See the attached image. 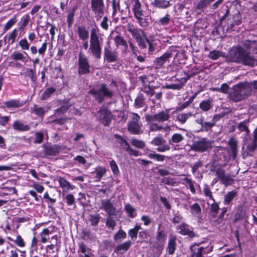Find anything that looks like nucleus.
<instances>
[{
  "label": "nucleus",
  "mask_w": 257,
  "mask_h": 257,
  "mask_svg": "<svg viewBox=\"0 0 257 257\" xmlns=\"http://www.w3.org/2000/svg\"><path fill=\"white\" fill-rule=\"evenodd\" d=\"M254 44V41L245 40L243 42V47L237 46L232 48L229 52L228 60L250 67L256 65L257 60L247 52Z\"/></svg>",
  "instance_id": "obj_1"
},
{
  "label": "nucleus",
  "mask_w": 257,
  "mask_h": 257,
  "mask_svg": "<svg viewBox=\"0 0 257 257\" xmlns=\"http://www.w3.org/2000/svg\"><path fill=\"white\" fill-rule=\"evenodd\" d=\"M99 30L97 28H93L90 32V46L88 53L97 59H99L101 55V44L103 39L98 35Z\"/></svg>",
  "instance_id": "obj_2"
},
{
  "label": "nucleus",
  "mask_w": 257,
  "mask_h": 257,
  "mask_svg": "<svg viewBox=\"0 0 257 257\" xmlns=\"http://www.w3.org/2000/svg\"><path fill=\"white\" fill-rule=\"evenodd\" d=\"M250 87L248 82H240L234 85L229 94V98L234 102H238L250 95Z\"/></svg>",
  "instance_id": "obj_3"
},
{
  "label": "nucleus",
  "mask_w": 257,
  "mask_h": 257,
  "mask_svg": "<svg viewBox=\"0 0 257 257\" xmlns=\"http://www.w3.org/2000/svg\"><path fill=\"white\" fill-rule=\"evenodd\" d=\"M134 5L132 9L134 17L137 20V22L143 28L147 27L149 25V22L141 8V4L139 0H134Z\"/></svg>",
  "instance_id": "obj_4"
},
{
  "label": "nucleus",
  "mask_w": 257,
  "mask_h": 257,
  "mask_svg": "<svg viewBox=\"0 0 257 257\" xmlns=\"http://www.w3.org/2000/svg\"><path fill=\"white\" fill-rule=\"evenodd\" d=\"M131 120L127 124L128 131L133 135H138L141 134L143 132L141 131L142 124L140 121V116L136 113L132 112L130 113Z\"/></svg>",
  "instance_id": "obj_5"
},
{
  "label": "nucleus",
  "mask_w": 257,
  "mask_h": 257,
  "mask_svg": "<svg viewBox=\"0 0 257 257\" xmlns=\"http://www.w3.org/2000/svg\"><path fill=\"white\" fill-rule=\"evenodd\" d=\"M89 93L99 103L103 101L104 97H111L113 95L112 92L107 89L106 85L104 83L100 85L99 89H92Z\"/></svg>",
  "instance_id": "obj_6"
},
{
  "label": "nucleus",
  "mask_w": 257,
  "mask_h": 257,
  "mask_svg": "<svg viewBox=\"0 0 257 257\" xmlns=\"http://www.w3.org/2000/svg\"><path fill=\"white\" fill-rule=\"evenodd\" d=\"M213 141L204 138L195 142L192 146L193 150L196 152H203L212 148Z\"/></svg>",
  "instance_id": "obj_7"
},
{
  "label": "nucleus",
  "mask_w": 257,
  "mask_h": 257,
  "mask_svg": "<svg viewBox=\"0 0 257 257\" xmlns=\"http://www.w3.org/2000/svg\"><path fill=\"white\" fill-rule=\"evenodd\" d=\"M145 117L146 121L148 122L154 121L163 122L168 120L170 117V115L169 111L165 110L153 115L146 114Z\"/></svg>",
  "instance_id": "obj_8"
},
{
  "label": "nucleus",
  "mask_w": 257,
  "mask_h": 257,
  "mask_svg": "<svg viewBox=\"0 0 257 257\" xmlns=\"http://www.w3.org/2000/svg\"><path fill=\"white\" fill-rule=\"evenodd\" d=\"M78 67V72L80 75L87 74L89 72L90 65L88 59L84 55L81 53L79 54Z\"/></svg>",
  "instance_id": "obj_9"
},
{
  "label": "nucleus",
  "mask_w": 257,
  "mask_h": 257,
  "mask_svg": "<svg viewBox=\"0 0 257 257\" xmlns=\"http://www.w3.org/2000/svg\"><path fill=\"white\" fill-rule=\"evenodd\" d=\"M190 257H204V255L212 251V247L208 248L203 246L199 247L198 245H193L190 246Z\"/></svg>",
  "instance_id": "obj_10"
},
{
  "label": "nucleus",
  "mask_w": 257,
  "mask_h": 257,
  "mask_svg": "<svg viewBox=\"0 0 257 257\" xmlns=\"http://www.w3.org/2000/svg\"><path fill=\"white\" fill-rule=\"evenodd\" d=\"M99 208L105 211L109 216L116 214V208L109 199H102Z\"/></svg>",
  "instance_id": "obj_11"
},
{
  "label": "nucleus",
  "mask_w": 257,
  "mask_h": 257,
  "mask_svg": "<svg viewBox=\"0 0 257 257\" xmlns=\"http://www.w3.org/2000/svg\"><path fill=\"white\" fill-rule=\"evenodd\" d=\"M99 121L104 125H108L112 118V115L109 110L105 108H102L98 111Z\"/></svg>",
  "instance_id": "obj_12"
},
{
  "label": "nucleus",
  "mask_w": 257,
  "mask_h": 257,
  "mask_svg": "<svg viewBox=\"0 0 257 257\" xmlns=\"http://www.w3.org/2000/svg\"><path fill=\"white\" fill-rule=\"evenodd\" d=\"M214 172L223 184L227 186L232 183L233 180L229 174H226L225 171L222 169L217 168L214 170Z\"/></svg>",
  "instance_id": "obj_13"
},
{
  "label": "nucleus",
  "mask_w": 257,
  "mask_h": 257,
  "mask_svg": "<svg viewBox=\"0 0 257 257\" xmlns=\"http://www.w3.org/2000/svg\"><path fill=\"white\" fill-rule=\"evenodd\" d=\"M173 53L171 51H167L161 56L156 58L154 61L155 68L159 69L162 68L164 64L169 61Z\"/></svg>",
  "instance_id": "obj_14"
},
{
  "label": "nucleus",
  "mask_w": 257,
  "mask_h": 257,
  "mask_svg": "<svg viewBox=\"0 0 257 257\" xmlns=\"http://www.w3.org/2000/svg\"><path fill=\"white\" fill-rule=\"evenodd\" d=\"M127 29L135 40L138 39V38L142 36H144L146 41H148L147 35L143 30L139 29L136 27L134 25L130 23L127 25Z\"/></svg>",
  "instance_id": "obj_15"
},
{
  "label": "nucleus",
  "mask_w": 257,
  "mask_h": 257,
  "mask_svg": "<svg viewBox=\"0 0 257 257\" xmlns=\"http://www.w3.org/2000/svg\"><path fill=\"white\" fill-rule=\"evenodd\" d=\"M91 6L95 14L99 18L102 17L104 9L103 0H91Z\"/></svg>",
  "instance_id": "obj_16"
},
{
  "label": "nucleus",
  "mask_w": 257,
  "mask_h": 257,
  "mask_svg": "<svg viewBox=\"0 0 257 257\" xmlns=\"http://www.w3.org/2000/svg\"><path fill=\"white\" fill-rule=\"evenodd\" d=\"M177 229L179 230L178 232L183 235H188L190 237L195 236V233L193 231L192 228L188 224L182 223L177 227Z\"/></svg>",
  "instance_id": "obj_17"
},
{
  "label": "nucleus",
  "mask_w": 257,
  "mask_h": 257,
  "mask_svg": "<svg viewBox=\"0 0 257 257\" xmlns=\"http://www.w3.org/2000/svg\"><path fill=\"white\" fill-rule=\"evenodd\" d=\"M190 76L188 74L185 73V76L182 77L180 79H177L176 80L180 82L179 83L177 84H170L165 86V88L167 89H171L173 90H180L181 89L184 85L186 83L187 81L190 78Z\"/></svg>",
  "instance_id": "obj_18"
},
{
  "label": "nucleus",
  "mask_w": 257,
  "mask_h": 257,
  "mask_svg": "<svg viewBox=\"0 0 257 257\" xmlns=\"http://www.w3.org/2000/svg\"><path fill=\"white\" fill-rule=\"evenodd\" d=\"M165 239L166 235L164 233V231L163 230L158 231L156 236V240L158 245L157 248L158 249V251L160 252V253H161L162 250L164 248Z\"/></svg>",
  "instance_id": "obj_19"
},
{
  "label": "nucleus",
  "mask_w": 257,
  "mask_h": 257,
  "mask_svg": "<svg viewBox=\"0 0 257 257\" xmlns=\"http://www.w3.org/2000/svg\"><path fill=\"white\" fill-rule=\"evenodd\" d=\"M58 181L63 192H67L70 190L74 189L75 188V186L71 185L65 178L59 177Z\"/></svg>",
  "instance_id": "obj_20"
},
{
  "label": "nucleus",
  "mask_w": 257,
  "mask_h": 257,
  "mask_svg": "<svg viewBox=\"0 0 257 257\" xmlns=\"http://www.w3.org/2000/svg\"><path fill=\"white\" fill-rule=\"evenodd\" d=\"M115 44L117 47L119 46L122 47L123 49V51L126 52L128 49V45L126 41L120 36V35H117L113 39Z\"/></svg>",
  "instance_id": "obj_21"
},
{
  "label": "nucleus",
  "mask_w": 257,
  "mask_h": 257,
  "mask_svg": "<svg viewBox=\"0 0 257 257\" xmlns=\"http://www.w3.org/2000/svg\"><path fill=\"white\" fill-rule=\"evenodd\" d=\"M60 150V147L57 145L47 146L45 147L44 153L46 155L55 156L58 154Z\"/></svg>",
  "instance_id": "obj_22"
},
{
  "label": "nucleus",
  "mask_w": 257,
  "mask_h": 257,
  "mask_svg": "<svg viewBox=\"0 0 257 257\" xmlns=\"http://www.w3.org/2000/svg\"><path fill=\"white\" fill-rule=\"evenodd\" d=\"M176 237L173 235H170L169 238L168 243L167 250L169 254H174L176 247Z\"/></svg>",
  "instance_id": "obj_23"
},
{
  "label": "nucleus",
  "mask_w": 257,
  "mask_h": 257,
  "mask_svg": "<svg viewBox=\"0 0 257 257\" xmlns=\"http://www.w3.org/2000/svg\"><path fill=\"white\" fill-rule=\"evenodd\" d=\"M3 103L7 108L9 109L19 108L24 105V103L17 99L9 100Z\"/></svg>",
  "instance_id": "obj_24"
},
{
  "label": "nucleus",
  "mask_w": 257,
  "mask_h": 257,
  "mask_svg": "<svg viewBox=\"0 0 257 257\" xmlns=\"http://www.w3.org/2000/svg\"><path fill=\"white\" fill-rule=\"evenodd\" d=\"M104 57L106 60L109 62L115 61L117 59V53L115 51H111L108 48L104 49Z\"/></svg>",
  "instance_id": "obj_25"
},
{
  "label": "nucleus",
  "mask_w": 257,
  "mask_h": 257,
  "mask_svg": "<svg viewBox=\"0 0 257 257\" xmlns=\"http://www.w3.org/2000/svg\"><path fill=\"white\" fill-rule=\"evenodd\" d=\"M237 192L235 191H231L228 192L224 197L223 204L225 205L231 206L232 201L234 198L236 196Z\"/></svg>",
  "instance_id": "obj_26"
},
{
  "label": "nucleus",
  "mask_w": 257,
  "mask_h": 257,
  "mask_svg": "<svg viewBox=\"0 0 257 257\" xmlns=\"http://www.w3.org/2000/svg\"><path fill=\"white\" fill-rule=\"evenodd\" d=\"M77 33L79 38L82 41L87 40L89 37V32L83 26H79L77 28Z\"/></svg>",
  "instance_id": "obj_27"
},
{
  "label": "nucleus",
  "mask_w": 257,
  "mask_h": 257,
  "mask_svg": "<svg viewBox=\"0 0 257 257\" xmlns=\"http://www.w3.org/2000/svg\"><path fill=\"white\" fill-rule=\"evenodd\" d=\"M132 244V242L131 240H128L122 243L117 245L114 249V252H118L119 251H127Z\"/></svg>",
  "instance_id": "obj_28"
},
{
  "label": "nucleus",
  "mask_w": 257,
  "mask_h": 257,
  "mask_svg": "<svg viewBox=\"0 0 257 257\" xmlns=\"http://www.w3.org/2000/svg\"><path fill=\"white\" fill-rule=\"evenodd\" d=\"M50 231L48 228H43L39 234L40 241L43 243L47 242L50 238Z\"/></svg>",
  "instance_id": "obj_29"
},
{
  "label": "nucleus",
  "mask_w": 257,
  "mask_h": 257,
  "mask_svg": "<svg viewBox=\"0 0 257 257\" xmlns=\"http://www.w3.org/2000/svg\"><path fill=\"white\" fill-rule=\"evenodd\" d=\"M184 137L180 134L175 133L172 135L171 138L169 140L168 142L171 145L181 143L184 140Z\"/></svg>",
  "instance_id": "obj_30"
},
{
  "label": "nucleus",
  "mask_w": 257,
  "mask_h": 257,
  "mask_svg": "<svg viewBox=\"0 0 257 257\" xmlns=\"http://www.w3.org/2000/svg\"><path fill=\"white\" fill-rule=\"evenodd\" d=\"M145 105V98L143 94L139 93L135 100L134 106L136 108H139Z\"/></svg>",
  "instance_id": "obj_31"
},
{
  "label": "nucleus",
  "mask_w": 257,
  "mask_h": 257,
  "mask_svg": "<svg viewBox=\"0 0 257 257\" xmlns=\"http://www.w3.org/2000/svg\"><path fill=\"white\" fill-rule=\"evenodd\" d=\"M30 21V17L28 14L24 15L18 23L19 30H23L27 27Z\"/></svg>",
  "instance_id": "obj_32"
},
{
  "label": "nucleus",
  "mask_w": 257,
  "mask_h": 257,
  "mask_svg": "<svg viewBox=\"0 0 257 257\" xmlns=\"http://www.w3.org/2000/svg\"><path fill=\"white\" fill-rule=\"evenodd\" d=\"M231 153L235 157L237 151V141L233 137L231 138L228 142Z\"/></svg>",
  "instance_id": "obj_33"
},
{
  "label": "nucleus",
  "mask_w": 257,
  "mask_h": 257,
  "mask_svg": "<svg viewBox=\"0 0 257 257\" xmlns=\"http://www.w3.org/2000/svg\"><path fill=\"white\" fill-rule=\"evenodd\" d=\"M13 127L14 130L18 131H28L30 130V126L22 123L19 120L14 121Z\"/></svg>",
  "instance_id": "obj_34"
},
{
  "label": "nucleus",
  "mask_w": 257,
  "mask_h": 257,
  "mask_svg": "<svg viewBox=\"0 0 257 257\" xmlns=\"http://www.w3.org/2000/svg\"><path fill=\"white\" fill-rule=\"evenodd\" d=\"M193 115L194 114L191 112L180 113L177 116L176 120L181 123L184 124L189 117Z\"/></svg>",
  "instance_id": "obj_35"
},
{
  "label": "nucleus",
  "mask_w": 257,
  "mask_h": 257,
  "mask_svg": "<svg viewBox=\"0 0 257 257\" xmlns=\"http://www.w3.org/2000/svg\"><path fill=\"white\" fill-rule=\"evenodd\" d=\"M24 54L26 55H28L27 53L25 52L22 53L20 51H15L11 55V57L14 61H21L24 62L25 61L26 58L25 56H24Z\"/></svg>",
  "instance_id": "obj_36"
},
{
  "label": "nucleus",
  "mask_w": 257,
  "mask_h": 257,
  "mask_svg": "<svg viewBox=\"0 0 257 257\" xmlns=\"http://www.w3.org/2000/svg\"><path fill=\"white\" fill-rule=\"evenodd\" d=\"M106 169L101 166L97 167L95 169L96 173L95 178L97 181H100L101 178L105 174Z\"/></svg>",
  "instance_id": "obj_37"
},
{
  "label": "nucleus",
  "mask_w": 257,
  "mask_h": 257,
  "mask_svg": "<svg viewBox=\"0 0 257 257\" xmlns=\"http://www.w3.org/2000/svg\"><path fill=\"white\" fill-rule=\"evenodd\" d=\"M191 213L195 216H199L201 213V209L198 203L190 206Z\"/></svg>",
  "instance_id": "obj_38"
},
{
  "label": "nucleus",
  "mask_w": 257,
  "mask_h": 257,
  "mask_svg": "<svg viewBox=\"0 0 257 257\" xmlns=\"http://www.w3.org/2000/svg\"><path fill=\"white\" fill-rule=\"evenodd\" d=\"M124 210L128 214L130 217L134 218L137 216L136 212V209L133 207L131 204H126L124 206Z\"/></svg>",
  "instance_id": "obj_39"
},
{
  "label": "nucleus",
  "mask_w": 257,
  "mask_h": 257,
  "mask_svg": "<svg viewBox=\"0 0 257 257\" xmlns=\"http://www.w3.org/2000/svg\"><path fill=\"white\" fill-rule=\"evenodd\" d=\"M253 139L251 144L247 146V150L249 152H253L257 147V129L254 132Z\"/></svg>",
  "instance_id": "obj_40"
},
{
  "label": "nucleus",
  "mask_w": 257,
  "mask_h": 257,
  "mask_svg": "<svg viewBox=\"0 0 257 257\" xmlns=\"http://www.w3.org/2000/svg\"><path fill=\"white\" fill-rule=\"evenodd\" d=\"M141 228V225H136L133 228L129 230L128 234L132 240H135L137 238L138 231Z\"/></svg>",
  "instance_id": "obj_41"
},
{
  "label": "nucleus",
  "mask_w": 257,
  "mask_h": 257,
  "mask_svg": "<svg viewBox=\"0 0 257 257\" xmlns=\"http://www.w3.org/2000/svg\"><path fill=\"white\" fill-rule=\"evenodd\" d=\"M220 57H224L223 53L215 50L211 51L208 54V57L213 60H217Z\"/></svg>",
  "instance_id": "obj_42"
},
{
  "label": "nucleus",
  "mask_w": 257,
  "mask_h": 257,
  "mask_svg": "<svg viewBox=\"0 0 257 257\" xmlns=\"http://www.w3.org/2000/svg\"><path fill=\"white\" fill-rule=\"evenodd\" d=\"M154 5L160 8L166 9L170 6V0H155Z\"/></svg>",
  "instance_id": "obj_43"
},
{
  "label": "nucleus",
  "mask_w": 257,
  "mask_h": 257,
  "mask_svg": "<svg viewBox=\"0 0 257 257\" xmlns=\"http://www.w3.org/2000/svg\"><path fill=\"white\" fill-rule=\"evenodd\" d=\"M77 253L78 257H84L83 254L85 253L87 247L83 242H80L78 243Z\"/></svg>",
  "instance_id": "obj_44"
},
{
  "label": "nucleus",
  "mask_w": 257,
  "mask_h": 257,
  "mask_svg": "<svg viewBox=\"0 0 257 257\" xmlns=\"http://www.w3.org/2000/svg\"><path fill=\"white\" fill-rule=\"evenodd\" d=\"M247 121L246 120L243 121L238 123L237 128L240 132H244L246 136L249 134V130L247 125Z\"/></svg>",
  "instance_id": "obj_45"
},
{
  "label": "nucleus",
  "mask_w": 257,
  "mask_h": 257,
  "mask_svg": "<svg viewBox=\"0 0 257 257\" xmlns=\"http://www.w3.org/2000/svg\"><path fill=\"white\" fill-rule=\"evenodd\" d=\"M211 107V101L209 99L202 101L199 104V108L203 111H208Z\"/></svg>",
  "instance_id": "obj_46"
},
{
  "label": "nucleus",
  "mask_w": 257,
  "mask_h": 257,
  "mask_svg": "<svg viewBox=\"0 0 257 257\" xmlns=\"http://www.w3.org/2000/svg\"><path fill=\"white\" fill-rule=\"evenodd\" d=\"M17 22V18L16 15H15L9 21L7 22L4 28V32H6L9 30L14 24Z\"/></svg>",
  "instance_id": "obj_47"
},
{
  "label": "nucleus",
  "mask_w": 257,
  "mask_h": 257,
  "mask_svg": "<svg viewBox=\"0 0 257 257\" xmlns=\"http://www.w3.org/2000/svg\"><path fill=\"white\" fill-rule=\"evenodd\" d=\"M171 20V16L169 14H167L166 15L160 18L157 23L158 25H161V26H166L169 24Z\"/></svg>",
  "instance_id": "obj_48"
},
{
  "label": "nucleus",
  "mask_w": 257,
  "mask_h": 257,
  "mask_svg": "<svg viewBox=\"0 0 257 257\" xmlns=\"http://www.w3.org/2000/svg\"><path fill=\"white\" fill-rule=\"evenodd\" d=\"M55 91L56 89L54 87H49L47 88L43 92L41 97V99H47L53 93L55 92Z\"/></svg>",
  "instance_id": "obj_49"
},
{
  "label": "nucleus",
  "mask_w": 257,
  "mask_h": 257,
  "mask_svg": "<svg viewBox=\"0 0 257 257\" xmlns=\"http://www.w3.org/2000/svg\"><path fill=\"white\" fill-rule=\"evenodd\" d=\"M166 143V140L162 136L155 137L151 142V144L155 146H160Z\"/></svg>",
  "instance_id": "obj_50"
},
{
  "label": "nucleus",
  "mask_w": 257,
  "mask_h": 257,
  "mask_svg": "<svg viewBox=\"0 0 257 257\" xmlns=\"http://www.w3.org/2000/svg\"><path fill=\"white\" fill-rule=\"evenodd\" d=\"M155 87L151 86L149 85H145L142 88V90L146 93L147 95L152 96L155 94Z\"/></svg>",
  "instance_id": "obj_51"
},
{
  "label": "nucleus",
  "mask_w": 257,
  "mask_h": 257,
  "mask_svg": "<svg viewBox=\"0 0 257 257\" xmlns=\"http://www.w3.org/2000/svg\"><path fill=\"white\" fill-rule=\"evenodd\" d=\"M101 216L99 214L90 215L89 220L92 226H97L100 221Z\"/></svg>",
  "instance_id": "obj_52"
},
{
  "label": "nucleus",
  "mask_w": 257,
  "mask_h": 257,
  "mask_svg": "<svg viewBox=\"0 0 257 257\" xmlns=\"http://www.w3.org/2000/svg\"><path fill=\"white\" fill-rule=\"evenodd\" d=\"M212 202L213 203L211 204L210 208V213L212 216L216 217L219 208L218 204L216 203L215 201Z\"/></svg>",
  "instance_id": "obj_53"
},
{
  "label": "nucleus",
  "mask_w": 257,
  "mask_h": 257,
  "mask_svg": "<svg viewBox=\"0 0 257 257\" xmlns=\"http://www.w3.org/2000/svg\"><path fill=\"white\" fill-rule=\"evenodd\" d=\"M114 137L116 139H117L118 143L120 144L124 150H125L127 148H128V147L130 146V145L125 139L118 135H115Z\"/></svg>",
  "instance_id": "obj_54"
},
{
  "label": "nucleus",
  "mask_w": 257,
  "mask_h": 257,
  "mask_svg": "<svg viewBox=\"0 0 257 257\" xmlns=\"http://www.w3.org/2000/svg\"><path fill=\"white\" fill-rule=\"evenodd\" d=\"M148 157L151 159H154L159 162L164 161L165 156L161 154L154 153H149L148 155Z\"/></svg>",
  "instance_id": "obj_55"
},
{
  "label": "nucleus",
  "mask_w": 257,
  "mask_h": 257,
  "mask_svg": "<svg viewBox=\"0 0 257 257\" xmlns=\"http://www.w3.org/2000/svg\"><path fill=\"white\" fill-rule=\"evenodd\" d=\"M131 144L135 147L141 149L144 148L146 146L144 141L136 139H133L131 140Z\"/></svg>",
  "instance_id": "obj_56"
},
{
  "label": "nucleus",
  "mask_w": 257,
  "mask_h": 257,
  "mask_svg": "<svg viewBox=\"0 0 257 257\" xmlns=\"http://www.w3.org/2000/svg\"><path fill=\"white\" fill-rule=\"evenodd\" d=\"M203 193L206 197L209 198V200L214 201L212 192L207 184H205L203 188Z\"/></svg>",
  "instance_id": "obj_57"
},
{
  "label": "nucleus",
  "mask_w": 257,
  "mask_h": 257,
  "mask_svg": "<svg viewBox=\"0 0 257 257\" xmlns=\"http://www.w3.org/2000/svg\"><path fill=\"white\" fill-rule=\"evenodd\" d=\"M149 125V129L151 132L161 131L164 128L163 126L160 125L158 123L154 122L153 121L150 122Z\"/></svg>",
  "instance_id": "obj_58"
},
{
  "label": "nucleus",
  "mask_w": 257,
  "mask_h": 257,
  "mask_svg": "<svg viewBox=\"0 0 257 257\" xmlns=\"http://www.w3.org/2000/svg\"><path fill=\"white\" fill-rule=\"evenodd\" d=\"M19 45L23 50H28L30 48V44L26 38L20 40Z\"/></svg>",
  "instance_id": "obj_59"
},
{
  "label": "nucleus",
  "mask_w": 257,
  "mask_h": 257,
  "mask_svg": "<svg viewBox=\"0 0 257 257\" xmlns=\"http://www.w3.org/2000/svg\"><path fill=\"white\" fill-rule=\"evenodd\" d=\"M126 237V233L122 229H119L114 235V239L117 241L119 239H123Z\"/></svg>",
  "instance_id": "obj_60"
},
{
  "label": "nucleus",
  "mask_w": 257,
  "mask_h": 257,
  "mask_svg": "<svg viewBox=\"0 0 257 257\" xmlns=\"http://www.w3.org/2000/svg\"><path fill=\"white\" fill-rule=\"evenodd\" d=\"M183 180H184L186 182V183L188 184V186L189 188L190 189L191 192L193 194H195L196 193V190L195 189V187L193 185V183L191 179L188 178L187 177L184 178L183 179Z\"/></svg>",
  "instance_id": "obj_61"
},
{
  "label": "nucleus",
  "mask_w": 257,
  "mask_h": 257,
  "mask_svg": "<svg viewBox=\"0 0 257 257\" xmlns=\"http://www.w3.org/2000/svg\"><path fill=\"white\" fill-rule=\"evenodd\" d=\"M116 223L112 217L109 216L106 219V226L109 229L113 230L115 226Z\"/></svg>",
  "instance_id": "obj_62"
},
{
  "label": "nucleus",
  "mask_w": 257,
  "mask_h": 257,
  "mask_svg": "<svg viewBox=\"0 0 257 257\" xmlns=\"http://www.w3.org/2000/svg\"><path fill=\"white\" fill-rule=\"evenodd\" d=\"M136 41L140 48L144 49L147 47L146 40L144 36H142L138 39H136Z\"/></svg>",
  "instance_id": "obj_63"
},
{
  "label": "nucleus",
  "mask_w": 257,
  "mask_h": 257,
  "mask_svg": "<svg viewBox=\"0 0 257 257\" xmlns=\"http://www.w3.org/2000/svg\"><path fill=\"white\" fill-rule=\"evenodd\" d=\"M17 36V29H14L8 35V41L10 42V44H13L16 40Z\"/></svg>",
  "instance_id": "obj_64"
}]
</instances>
